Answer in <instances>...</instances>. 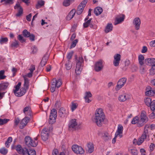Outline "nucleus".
Masks as SVG:
<instances>
[{
	"instance_id": "18",
	"label": "nucleus",
	"mask_w": 155,
	"mask_h": 155,
	"mask_svg": "<svg viewBox=\"0 0 155 155\" xmlns=\"http://www.w3.org/2000/svg\"><path fill=\"white\" fill-rule=\"evenodd\" d=\"M68 113V111H66L64 108L61 107L59 109L58 114L60 117H64L67 115Z\"/></svg>"
},
{
	"instance_id": "26",
	"label": "nucleus",
	"mask_w": 155,
	"mask_h": 155,
	"mask_svg": "<svg viewBox=\"0 0 155 155\" xmlns=\"http://www.w3.org/2000/svg\"><path fill=\"white\" fill-rule=\"evenodd\" d=\"M23 77L24 80V87L26 88V89H28L29 87V80L25 76H23Z\"/></svg>"
},
{
	"instance_id": "16",
	"label": "nucleus",
	"mask_w": 155,
	"mask_h": 155,
	"mask_svg": "<svg viewBox=\"0 0 155 155\" xmlns=\"http://www.w3.org/2000/svg\"><path fill=\"white\" fill-rule=\"evenodd\" d=\"M49 56V54L48 52L46 53L45 54L40 63V65L41 66L43 67L47 63Z\"/></svg>"
},
{
	"instance_id": "44",
	"label": "nucleus",
	"mask_w": 155,
	"mask_h": 155,
	"mask_svg": "<svg viewBox=\"0 0 155 155\" xmlns=\"http://www.w3.org/2000/svg\"><path fill=\"white\" fill-rule=\"evenodd\" d=\"M129 152L132 155H137L138 151L136 149H130Z\"/></svg>"
},
{
	"instance_id": "10",
	"label": "nucleus",
	"mask_w": 155,
	"mask_h": 155,
	"mask_svg": "<svg viewBox=\"0 0 155 155\" xmlns=\"http://www.w3.org/2000/svg\"><path fill=\"white\" fill-rule=\"evenodd\" d=\"M77 123L75 119L71 120L69 122L68 127L70 130H75L77 127Z\"/></svg>"
},
{
	"instance_id": "1",
	"label": "nucleus",
	"mask_w": 155,
	"mask_h": 155,
	"mask_svg": "<svg viewBox=\"0 0 155 155\" xmlns=\"http://www.w3.org/2000/svg\"><path fill=\"white\" fill-rule=\"evenodd\" d=\"M95 115L94 121L98 126L99 127L101 126L105 119V116L103 110L100 108L97 110Z\"/></svg>"
},
{
	"instance_id": "4",
	"label": "nucleus",
	"mask_w": 155,
	"mask_h": 155,
	"mask_svg": "<svg viewBox=\"0 0 155 155\" xmlns=\"http://www.w3.org/2000/svg\"><path fill=\"white\" fill-rule=\"evenodd\" d=\"M25 142L26 144L28 147H35L38 144V141H35V140H32L29 136H26L25 137Z\"/></svg>"
},
{
	"instance_id": "34",
	"label": "nucleus",
	"mask_w": 155,
	"mask_h": 155,
	"mask_svg": "<svg viewBox=\"0 0 155 155\" xmlns=\"http://www.w3.org/2000/svg\"><path fill=\"white\" fill-rule=\"evenodd\" d=\"M12 141V138L11 137H9L5 142V144L6 147H9Z\"/></svg>"
},
{
	"instance_id": "56",
	"label": "nucleus",
	"mask_w": 155,
	"mask_h": 155,
	"mask_svg": "<svg viewBox=\"0 0 155 155\" xmlns=\"http://www.w3.org/2000/svg\"><path fill=\"white\" fill-rule=\"evenodd\" d=\"M28 152L30 155H36V152L35 150H30L29 151L28 150Z\"/></svg>"
},
{
	"instance_id": "25",
	"label": "nucleus",
	"mask_w": 155,
	"mask_h": 155,
	"mask_svg": "<svg viewBox=\"0 0 155 155\" xmlns=\"http://www.w3.org/2000/svg\"><path fill=\"white\" fill-rule=\"evenodd\" d=\"M15 149L17 152L20 154H22L24 152V148H23L20 145H16L15 147Z\"/></svg>"
},
{
	"instance_id": "3",
	"label": "nucleus",
	"mask_w": 155,
	"mask_h": 155,
	"mask_svg": "<svg viewBox=\"0 0 155 155\" xmlns=\"http://www.w3.org/2000/svg\"><path fill=\"white\" fill-rule=\"evenodd\" d=\"M149 126L148 125H146L144 128V131L141 136L139 138L137 141V144L138 145H140L144 141V140L146 139L148 133V130L147 129Z\"/></svg>"
},
{
	"instance_id": "42",
	"label": "nucleus",
	"mask_w": 155,
	"mask_h": 155,
	"mask_svg": "<svg viewBox=\"0 0 155 155\" xmlns=\"http://www.w3.org/2000/svg\"><path fill=\"white\" fill-rule=\"evenodd\" d=\"M91 20V18H90L87 21H85V22L84 23V28H87L90 25Z\"/></svg>"
},
{
	"instance_id": "45",
	"label": "nucleus",
	"mask_w": 155,
	"mask_h": 155,
	"mask_svg": "<svg viewBox=\"0 0 155 155\" xmlns=\"http://www.w3.org/2000/svg\"><path fill=\"white\" fill-rule=\"evenodd\" d=\"M5 73L4 70H2L0 71V80L3 79L5 78L6 76L4 75Z\"/></svg>"
},
{
	"instance_id": "15",
	"label": "nucleus",
	"mask_w": 155,
	"mask_h": 155,
	"mask_svg": "<svg viewBox=\"0 0 155 155\" xmlns=\"http://www.w3.org/2000/svg\"><path fill=\"white\" fill-rule=\"evenodd\" d=\"M125 16L123 15H120L117 16L114 20V25H117L120 23L124 21Z\"/></svg>"
},
{
	"instance_id": "62",
	"label": "nucleus",
	"mask_w": 155,
	"mask_h": 155,
	"mask_svg": "<svg viewBox=\"0 0 155 155\" xmlns=\"http://www.w3.org/2000/svg\"><path fill=\"white\" fill-rule=\"evenodd\" d=\"M31 50H32V53L33 54H35L36 53L37 51V48L35 46L32 47Z\"/></svg>"
},
{
	"instance_id": "59",
	"label": "nucleus",
	"mask_w": 155,
	"mask_h": 155,
	"mask_svg": "<svg viewBox=\"0 0 155 155\" xmlns=\"http://www.w3.org/2000/svg\"><path fill=\"white\" fill-rule=\"evenodd\" d=\"M73 52H70L68 54L67 56V58L68 59V60H70L71 58L73 55Z\"/></svg>"
},
{
	"instance_id": "55",
	"label": "nucleus",
	"mask_w": 155,
	"mask_h": 155,
	"mask_svg": "<svg viewBox=\"0 0 155 155\" xmlns=\"http://www.w3.org/2000/svg\"><path fill=\"white\" fill-rule=\"evenodd\" d=\"M149 117L151 119L155 118V110L153 111L150 114Z\"/></svg>"
},
{
	"instance_id": "24",
	"label": "nucleus",
	"mask_w": 155,
	"mask_h": 155,
	"mask_svg": "<svg viewBox=\"0 0 155 155\" xmlns=\"http://www.w3.org/2000/svg\"><path fill=\"white\" fill-rule=\"evenodd\" d=\"M128 96V95L126 94L120 95L118 98V99L121 102L124 101L127 99H129Z\"/></svg>"
},
{
	"instance_id": "28",
	"label": "nucleus",
	"mask_w": 155,
	"mask_h": 155,
	"mask_svg": "<svg viewBox=\"0 0 155 155\" xmlns=\"http://www.w3.org/2000/svg\"><path fill=\"white\" fill-rule=\"evenodd\" d=\"M87 152L89 153H92L94 150V147L92 143H89L87 144Z\"/></svg>"
},
{
	"instance_id": "31",
	"label": "nucleus",
	"mask_w": 155,
	"mask_h": 155,
	"mask_svg": "<svg viewBox=\"0 0 155 155\" xmlns=\"http://www.w3.org/2000/svg\"><path fill=\"white\" fill-rule=\"evenodd\" d=\"M144 59V56L142 54H140L138 56V61L139 64L141 66H142L143 64V61Z\"/></svg>"
},
{
	"instance_id": "14",
	"label": "nucleus",
	"mask_w": 155,
	"mask_h": 155,
	"mask_svg": "<svg viewBox=\"0 0 155 155\" xmlns=\"http://www.w3.org/2000/svg\"><path fill=\"white\" fill-rule=\"evenodd\" d=\"M113 64L115 67L119 65L120 60V55L119 54H115L114 57Z\"/></svg>"
},
{
	"instance_id": "7",
	"label": "nucleus",
	"mask_w": 155,
	"mask_h": 155,
	"mask_svg": "<svg viewBox=\"0 0 155 155\" xmlns=\"http://www.w3.org/2000/svg\"><path fill=\"white\" fill-rule=\"evenodd\" d=\"M72 150L76 153L83 154L84 153V150L82 148L77 145H74L72 146Z\"/></svg>"
},
{
	"instance_id": "39",
	"label": "nucleus",
	"mask_w": 155,
	"mask_h": 155,
	"mask_svg": "<svg viewBox=\"0 0 155 155\" xmlns=\"http://www.w3.org/2000/svg\"><path fill=\"white\" fill-rule=\"evenodd\" d=\"M9 120H10L9 119L0 118V125H2L6 124Z\"/></svg>"
},
{
	"instance_id": "30",
	"label": "nucleus",
	"mask_w": 155,
	"mask_h": 155,
	"mask_svg": "<svg viewBox=\"0 0 155 155\" xmlns=\"http://www.w3.org/2000/svg\"><path fill=\"white\" fill-rule=\"evenodd\" d=\"M140 119L146 123L148 120V118L146 115L143 113H141L140 114Z\"/></svg>"
},
{
	"instance_id": "41",
	"label": "nucleus",
	"mask_w": 155,
	"mask_h": 155,
	"mask_svg": "<svg viewBox=\"0 0 155 155\" xmlns=\"http://www.w3.org/2000/svg\"><path fill=\"white\" fill-rule=\"evenodd\" d=\"M8 152V150L5 147H3L0 149V153L4 155H6Z\"/></svg>"
},
{
	"instance_id": "53",
	"label": "nucleus",
	"mask_w": 155,
	"mask_h": 155,
	"mask_svg": "<svg viewBox=\"0 0 155 155\" xmlns=\"http://www.w3.org/2000/svg\"><path fill=\"white\" fill-rule=\"evenodd\" d=\"M18 40L21 42L23 43L25 41V40L23 38V36L21 35H19L18 37Z\"/></svg>"
},
{
	"instance_id": "64",
	"label": "nucleus",
	"mask_w": 155,
	"mask_h": 155,
	"mask_svg": "<svg viewBox=\"0 0 155 155\" xmlns=\"http://www.w3.org/2000/svg\"><path fill=\"white\" fill-rule=\"evenodd\" d=\"M58 151L57 149H54L52 152V155H58Z\"/></svg>"
},
{
	"instance_id": "48",
	"label": "nucleus",
	"mask_w": 155,
	"mask_h": 155,
	"mask_svg": "<svg viewBox=\"0 0 155 155\" xmlns=\"http://www.w3.org/2000/svg\"><path fill=\"white\" fill-rule=\"evenodd\" d=\"M78 42V40L76 39L74 41L72 42V44L70 47V49H71L72 48L74 47Z\"/></svg>"
},
{
	"instance_id": "33",
	"label": "nucleus",
	"mask_w": 155,
	"mask_h": 155,
	"mask_svg": "<svg viewBox=\"0 0 155 155\" xmlns=\"http://www.w3.org/2000/svg\"><path fill=\"white\" fill-rule=\"evenodd\" d=\"M152 99L150 97H147L144 99L145 104L148 106H150L151 104Z\"/></svg>"
},
{
	"instance_id": "57",
	"label": "nucleus",
	"mask_w": 155,
	"mask_h": 155,
	"mask_svg": "<svg viewBox=\"0 0 155 155\" xmlns=\"http://www.w3.org/2000/svg\"><path fill=\"white\" fill-rule=\"evenodd\" d=\"M21 85V83L18 82V84L15 87V89L14 91H18L20 88V87Z\"/></svg>"
},
{
	"instance_id": "27",
	"label": "nucleus",
	"mask_w": 155,
	"mask_h": 155,
	"mask_svg": "<svg viewBox=\"0 0 155 155\" xmlns=\"http://www.w3.org/2000/svg\"><path fill=\"white\" fill-rule=\"evenodd\" d=\"M113 25L111 23H108L107 24L106 26V28L105 29V32L106 33L111 31L112 30Z\"/></svg>"
},
{
	"instance_id": "17",
	"label": "nucleus",
	"mask_w": 155,
	"mask_h": 155,
	"mask_svg": "<svg viewBox=\"0 0 155 155\" xmlns=\"http://www.w3.org/2000/svg\"><path fill=\"white\" fill-rule=\"evenodd\" d=\"M62 83L60 79L57 80L56 78H53L51 81V85L52 86L56 87H59L61 85Z\"/></svg>"
},
{
	"instance_id": "54",
	"label": "nucleus",
	"mask_w": 155,
	"mask_h": 155,
	"mask_svg": "<svg viewBox=\"0 0 155 155\" xmlns=\"http://www.w3.org/2000/svg\"><path fill=\"white\" fill-rule=\"evenodd\" d=\"M18 41L16 40L12 43L11 45V47H16L18 46Z\"/></svg>"
},
{
	"instance_id": "51",
	"label": "nucleus",
	"mask_w": 155,
	"mask_h": 155,
	"mask_svg": "<svg viewBox=\"0 0 155 155\" xmlns=\"http://www.w3.org/2000/svg\"><path fill=\"white\" fill-rule=\"evenodd\" d=\"M27 90L25 87L21 88L20 90V93L21 94L20 95L22 96L24 95L26 92Z\"/></svg>"
},
{
	"instance_id": "61",
	"label": "nucleus",
	"mask_w": 155,
	"mask_h": 155,
	"mask_svg": "<svg viewBox=\"0 0 155 155\" xmlns=\"http://www.w3.org/2000/svg\"><path fill=\"white\" fill-rule=\"evenodd\" d=\"M92 95L91 93L90 92H86L85 93V95L84 97H87L88 98L91 97H92Z\"/></svg>"
},
{
	"instance_id": "38",
	"label": "nucleus",
	"mask_w": 155,
	"mask_h": 155,
	"mask_svg": "<svg viewBox=\"0 0 155 155\" xmlns=\"http://www.w3.org/2000/svg\"><path fill=\"white\" fill-rule=\"evenodd\" d=\"M72 1L73 2L74 0H64L63 2V5L65 6H68Z\"/></svg>"
},
{
	"instance_id": "52",
	"label": "nucleus",
	"mask_w": 155,
	"mask_h": 155,
	"mask_svg": "<svg viewBox=\"0 0 155 155\" xmlns=\"http://www.w3.org/2000/svg\"><path fill=\"white\" fill-rule=\"evenodd\" d=\"M155 73V65L152 66L150 70V73L151 75H153Z\"/></svg>"
},
{
	"instance_id": "58",
	"label": "nucleus",
	"mask_w": 155,
	"mask_h": 155,
	"mask_svg": "<svg viewBox=\"0 0 155 155\" xmlns=\"http://www.w3.org/2000/svg\"><path fill=\"white\" fill-rule=\"evenodd\" d=\"M20 122V120L18 118H16L15 119L14 125L16 126L19 124Z\"/></svg>"
},
{
	"instance_id": "23",
	"label": "nucleus",
	"mask_w": 155,
	"mask_h": 155,
	"mask_svg": "<svg viewBox=\"0 0 155 155\" xmlns=\"http://www.w3.org/2000/svg\"><path fill=\"white\" fill-rule=\"evenodd\" d=\"M103 12L102 8L100 7H96L94 10V13L96 15L98 16L101 14Z\"/></svg>"
},
{
	"instance_id": "12",
	"label": "nucleus",
	"mask_w": 155,
	"mask_h": 155,
	"mask_svg": "<svg viewBox=\"0 0 155 155\" xmlns=\"http://www.w3.org/2000/svg\"><path fill=\"white\" fill-rule=\"evenodd\" d=\"M133 24L135 25V27L136 30H138L139 29L140 25V20L139 17H136L134 19L133 22Z\"/></svg>"
},
{
	"instance_id": "47",
	"label": "nucleus",
	"mask_w": 155,
	"mask_h": 155,
	"mask_svg": "<svg viewBox=\"0 0 155 155\" xmlns=\"http://www.w3.org/2000/svg\"><path fill=\"white\" fill-rule=\"evenodd\" d=\"M78 105L77 104L74 102L72 103V104L71 107L72 111H73L77 108Z\"/></svg>"
},
{
	"instance_id": "22",
	"label": "nucleus",
	"mask_w": 155,
	"mask_h": 155,
	"mask_svg": "<svg viewBox=\"0 0 155 155\" xmlns=\"http://www.w3.org/2000/svg\"><path fill=\"white\" fill-rule=\"evenodd\" d=\"M75 12L76 10L75 9L72 10L67 16L66 17L67 20L69 21L71 20L74 16Z\"/></svg>"
},
{
	"instance_id": "49",
	"label": "nucleus",
	"mask_w": 155,
	"mask_h": 155,
	"mask_svg": "<svg viewBox=\"0 0 155 155\" xmlns=\"http://www.w3.org/2000/svg\"><path fill=\"white\" fill-rule=\"evenodd\" d=\"M8 41V39L7 38H1L0 39V43L1 44L6 42Z\"/></svg>"
},
{
	"instance_id": "11",
	"label": "nucleus",
	"mask_w": 155,
	"mask_h": 155,
	"mask_svg": "<svg viewBox=\"0 0 155 155\" xmlns=\"http://www.w3.org/2000/svg\"><path fill=\"white\" fill-rule=\"evenodd\" d=\"M29 120L30 118L28 117H26L22 119L20 123L19 128L23 129L26 125Z\"/></svg>"
},
{
	"instance_id": "6",
	"label": "nucleus",
	"mask_w": 155,
	"mask_h": 155,
	"mask_svg": "<svg viewBox=\"0 0 155 155\" xmlns=\"http://www.w3.org/2000/svg\"><path fill=\"white\" fill-rule=\"evenodd\" d=\"M57 112L55 109H53L51 110L50 115L49 116V123L51 124H53L56 120L57 117Z\"/></svg>"
},
{
	"instance_id": "63",
	"label": "nucleus",
	"mask_w": 155,
	"mask_h": 155,
	"mask_svg": "<svg viewBox=\"0 0 155 155\" xmlns=\"http://www.w3.org/2000/svg\"><path fill=\"white\" fill-rule=\"evenodd\" d=\"M150 45L151 47H154L155 46V40L151 41L150 43Z\"/></svg>"
},
{
	"instance_id": "5",
	"label": "nucleus",
	"mask_w": 155,
	"mask_h": 155,
	"mask_svg": "<svg viewBox=\"0 0 155 155\" xmlns=\"http://www.w3.org/2000/svg\"><path fill=\"white\" fill-rule=\"evenodd\" d=\"M87 2V0H84L82 1L78 6L77 10V14L78 15L81 14L84 10Z\"/></svg>"
},
{
	"instance_id": "8",
	"label": "nucleus",
	"mask_w": 155,
	"mask_h": 155,
	"mask_svg": "<svg viewBox=\"0 0 155 155\" xmlns=\"http://www.w3.org/2000/svg\"><path fill=\"white\" fill-rule=\"evenodd\" d=\"M126 81L127 79L126 78H122L120 79L117 82V84L115 87L116 90H119L125 84Z\"/></svg>"
},
{
	"instance_id": "21",
	"label": "nucleus",
	"mask_w": 155,
	"mask_h": 155,
	"mask_svg": "<svg viewBox=\"0 0 155 155\" xmlns=\"http://www.w3.org/2000/svg\"><path fill=\"white\" fill-rule=\"evenodd\" d=\"M9 84L7 82L1 83L0 84V91H4L8 88Z\"/></svg>"
},
{
	"instance_id": "2",
	"label": "nucleus",
	"mask_w": 155,
	"mask_h": 155,
	"mask_svg": "<svg viewBox=\"0 0 155 155\" xmlns=\"http://www.w3.org/2000/svg\"><path fill=\"white\" fill-rule=\"evenodd\" d=\"M84 61V59L82 57H79L77 59L75 70L76 74H80L82 70Z\"/></svg>"
},
{
	"instance_id": "46",
	"label": "nucleus",
	"mask_w": 155,
	"mask_h": 155,
	"mask_svg": "<svg viewBox=\"0 0 155 155\" xmlns=\"http://www.w3.org/2000/svg\"><path fill=\"white\" fill-rule=\"evenodd\" d=\"M103 138L105 140H107L110 138V135L107 132H105L103 134Z\"/></svg>"
},
{
	"instance_id": "20",
	"label": "nucleus",
	"mask_w": 155,
	"mask_h": 155,
	"mask_svg": "<svg viewBox=\"0 0 155 155\" xmlns=\"http://www.w3.org/2000/svg\"><path fill=\"white\" fill-rule=\"evenodd\" d=\"M145 63L149 66H153L155 65V59L148 58L145 60Z\"/></svg>"
},
{
	"instance_id": "43",
	"label": "nucleus",
	"mask_w": 155,
	"mask_h": 155,
	"mask_svg": "<svg viewBox=\"0 0 155 155\" xmlns=\"http://www.w3.org/2000/svg\"><path fill=\"white\" fill-rule=\"evenodd\" d=\"M23 35L25 37H29V35L30 33V32L28 31L27 30H24L23 31Z\"/></svg>"
},
{
	"instance_id": "35",
	"label": "nucleus",
	"mask_w": 155,
	"mask_h": 155,
	"mask_svg": "<svg viewBox=\"0 0 155 155\" xmlns=\"http://www.w3.org/2000/svg\"><path fill=\"white\" fill-rule=\"evenodd\" d=\"M15 9H18V12L23 13V9L22 8L19 2L16 4L15 6L14 7Z\"/></svg>"
},
{
	"instance_id": "19",
	"label": "nucleus",
	"mask_w": 155,
	"mask_h": 155,
	"mask_svg": "<svg viewBox=\"0 0 155 155\" xmlns=\"http://www.w3.org/2000/svg\"><path fill=\"white\" fill-rule=\"evenodd\" d=\"M123 127L121 125L119 124L118 126L117 130L115 134V137H117L118 135L121 137L122 136H121L123 132Z\"/></svg>"
},
{
	"instance_id": "36",
	"label": "nucleus",
	"mask_w": 155,
	"mask_h": 155,
	"mask_svg": "<svg viewBox=\"0 0 155 155\" xmlns=\"http://www.w3.org/2000/svg\"><path fill=\"white\" fill-rule=\"evenodd\" d=\"M44 4V1L42 0H41L38 2V4L36 5V8L37 9H38L40 8L41 6L43 5Z\"/></svg>"
},
{
	"instance_id": "29",
	"label": "nucleus",
	"mask_w": 155,
	"mask_h": 155,
	"mask_svg": "<svg viewBox=\"0 0 155 155\" xmlns=\"http://www.w3.org/2000/svg\"><path fill=\"white\" fill-rule=\"evenodd\" d=\"M14 1V0H1V2L5 5H12Z\"/></svg>"
},
{
	"instance_id": "9",
	"label": "nucleus",
	"mask_w": 155,
	"mask_h": 155,
	"mask_svg": "<svg viewBox=\"0 0 155 155\" xmlns=\"http://www.w3.org/2000/svg\"><path fill=\"white\" fill-rule=\"evenodd\" d=\"M49 132L46 129H43L41 133V137L42 139L44 141H46L48 138Z\"/></svg>"
},
{
	"instance_id": "37",
	"label": "nucleus",
	"mask_w": 155,
	"mask_h": 155,
	"mask_svg": "<svg viewBox=\"0 0 155 155\" xmlns=\"http://www.w3.org/2000/svg\"><path fill=\"white\" fill-rule=\"evenodd\" d=\"M65 65L66 68L67 70H69L71 68L72 65L71 64V62L70 60H68V61L66 62Z\"/></svg>"
},
{
	"instance_id": "13",
	"label": "nucleus",
	"mask_w": 155,
	"mask_h": 155,
	"mask_svg": "<svg viewBox=\"0 0 155 155\" xmlns=\"http://www.w3.org/2000/svg\"><path fill=\"white\" fill-rule=\"evenodd\" d=\"M103 65L101 61L97 62L94 66V69L97 72L101 71L103 69Z\"/></svg>"
},
{
	"instance_id": "50",
	"label": "nucleus",
	"mask_w": 155,
	"mask_h": 155,
	"mask_svg": "<svg viewBox=\"0 0 155 155\" xmlns=\"http://www.w3.org/2000/svg\"><path fill=\"white\" fill-rule=\"evenodd\" d=\"M139 120V117L137 116L135 117L134 118L132 121L131 123L133 124H135L137 123L138 120Z\"/></svg>"
},
{
	"instance_id": "32",
	"label": "nucleus",
	"mask_w": 155,
	"mask_h": 155,
	"mask_svg": "<svg viewBox=\"0 0 155 155\" xmlns=\"http://www.w3.org/2000/svg\"><path fill=\"white\" fill-rule=\"evenodd\" d=\"M149 89V90L145 92V94L147 96H153V92H152V89H151L150 87L149 86L147 88V89Z\"/></svg>"
},
{
	"instance_id": "60",
	"label": "nucleus",
	"mask_w": 155,
	"mask_h": 155,
	"mask_svg": "<svg viewBox=\"0 0 155 155\" xmlns=\"http://www.w3.org/2000/svg\"><path fill=\"white\" fill-rule=\"evenodd\" d=\"M24 152L22 153V155H30L29 153L28 152V149L26 148H24Z\"/></svg>"
},
{
	"instance_id": "40",
	"label": "nucleus",
	"mask_w": 155,
	"mask_h": 155,
	"mask_svg": "<svg viewBox=\"0 0 155 155\" xmlns=\"http://www.w3.org/2000/svg\"><path fill=\"white\" fill-rule=\"evenodd\" d=\"M144 123H145L144 121L142 120H141L139 118L138 122L137 124V126L139 127H142L143 126Z\"/></svg>"
}]
</instances>
